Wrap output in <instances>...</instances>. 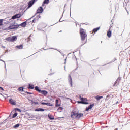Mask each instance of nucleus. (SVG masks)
<instances>
[{"label":"nucleus","mask_w":130,"mask_h":130,"mask_svg":"<svg viewBox=\"0 0 130 130\" xmlns=\"http://www.w3.org/2000/svg\"><path fill=\"white\" fill-rule=\"evenodd\" d=\"M81 39L82 41H84L86 39V37H87V34L85 32V30L83 28H80V32Z\"/></svg>","instance_id":"nucleus-2"},{"label":"nucleus","mask_w":130,"mask_h":130,"mask_svg":"<svg viewBox=\"0 0 130 130\" xmlns=\"http://www.w3.org/2000/svg\"><path fill=\"white\" fill-rule=\"evenodd\" d=\"M48 117L50 120H54V117L52 115H48Z\"/></svg>","instance_id":"nucleus-20"},{"label":"nucleus","mask_w":130,"mask_h":130,"mask_svg":"<svg viewBox=\"0 0 130 130\" xmlns=\"http://www.w3.org/2000/svg\"><path fill=\"white\" fill-rule=\"evenodd\" d=\"M45 110H46V109H45L42 108H37L35 109V111H38V112L41 111V112H43V111H45Z\"/></svg>","instance_id":"nucleus-14"},{"label":"nucleus","mask_w":130,"mask_h":130,"mask_svg":"<svg viewBox=\"0 0 130 130\" xmlns=\"http://www.w3.org/2000/svg\"><path fill=\"white\" fill-rule=\"evenodd\" d=\"M4 22V19H0V27L3 26V22Z\"/></svg>","instance_id":"nucleus-34"},{"label":"nucleus","mask_w":130,"mask_h":130,"mask_svg":"<svg viewBox=\"0 0 130 130\" xmlns=\"http://www.w3.org/2000/svg\"><path fill=\"white\" fill-rule=\"evenodd\" d=\"M64 61H67V57H66L65 59H64Z\"/></svg>","instance_id":"nucleus-54"},{"label":"nucleus","mask_w":130,"mask_h":130,"mask_svg":"<svg viewBox=\"0 0 130 130\" xmlns=\"http://www.w3.org/2000/svg\"><path fill=\"white\" fill-rule=\"evenodd\" d=\"M15 47H16V48H17L18 49H23V45L21 44L19 45H17Z\"/></svg>","instance_id":"nucleus-24"},{"label":"nucleus","mask_w":130,"mask_h":130,"mask_svg":"<svg viewBox=\"0 0 130 130\" xmlns=\"http://www.w3.org/2000/svg\"><path fill=\"white\" fill-rule=\"evenodd\" d=\"M0 95H2V96H4V95H3V94L0 93Z\"/></svg>","instance_id":"nucleus-57"},{"label":"nucleus","mask_w":130,"mask_h":130,"mask_svg":"<svg viewBox=\"0 0 130 130\" xmlns=\"http://www.w3.org/2000/svg\"><path fill=\"white\" fill-rule=\"evenodd\" d=\"M66 62L65 61V62H64V64H66Z\"/></svg>","instance_id":"nucleus-60"},{"label":"nucleus","mask_w":130,"mask_h":130,"mask_svg":"<svg viewBox=\"0 0 130 130\" xmlns=\"http://www.w3.org/2000/svg\"><path fill=\"white\" fill-rule=\"evenodd\" d=\"M77 103H78V104H82V101H81V100H80V101H77Z\"/></svg>","instance_id":"nucleus-41"},{"label":"nucleus","mask_w":130,"mask_h":130,"mask_svg":"<svg viewBox=\"0 0 130 130\" xmlns=\"http://www.w3.org/2000/svg\"><path fill=\"white\" fill-rule=\"evenodd\" d=\"M17 39H18V36H13L8 37L6 39V40L8 41V42H15V41H17Z\"/></svg>","instance_id":"nucleus-3"},{"label":"nucleus","mask_w":130,"mask_h":130,"mask_svg":"<svg viewBox=\"0 0 130 130\" xmlns=\"http://www.w3.org/2000/svg\"><path fill=\"white\" fill-rule=\"evenodd\" d=\"M31 103L32 105L34 103L36 106H38V105H39L38 102H34L33 100H31Z\"/></svg>","instance_id":"nucleus-27"},{"label":"nucleus","mask_w":130,"mask_h":130,"mask_svg":"<svg viewBox=\"0 0 130 130\" xmlns=\"http://www.w3.org/2000/svg\"><path fill=\"white\" fill-rule=\"evenodd\" d=\"M86 43H87V40H86V41L83 44H82L81 45V46H83L85 45V44H86Z\"/></svg>","instance_id":"nucleus-45"},{"label":"nucleus","mask_w":130,"mask_h":130,"mask_svg":"<svg viewBox=\"0 0 130 130\" xmlns=\"http://www.w3.org/2000/svg\"><path fill=\"white\" fill-rule=\"evenodd\" d=\"M114 130H118V129L117 128H116Z\"/></svg>","instance_id":"nucleus-56"},{"label":"nucleus","mask_w":130,"mask_h":130,"mask_svg":"<svg viewBox=\"0 0 130 130\" xmlns=\"http://www.w3.org/2000/svg\"><path fill=\"white\" fill-rule=\"evenodd\" d=\"M84 116V114L82 113H80L77 114V115L75 116V119H79L81 118V117H83Z\"/></svg>","instance_id":"nucleus-9"},{"label":"nucleus","mask_w":130,"mask_h":130,"mask_svg":"<svg viewBox=\"0 0 130 130\" xmlns=\"http://www.w3.org/2000/svg\"><path fill=\"white\" fill-rule=\"evenodd\" d=\"M102 98H103V96L99 95L95 96V99H96L98 101H99V100H100V99H102Z\"/></svg>","instance_id":"nucleus-25"},{"label":"nucleus","mask_w":130,"mask_h":130,"mask_svg":"<svg viewBox=\"0 0 130 130\" xmlns=\"http://www.w3.org/2000/svg\"><path fill=\"white\" fill-rule=\"evenodd\" d=\"M75 70H78V67H77V68L75 69Z\"/></svg>","instance_id":"nucleus-58"},{"label":"nucleus","mask_w":130,"mask_h":130,"mask_svg":"<svg viewBox=\"0 0 130 130\" xmlns=\"http://www.w3.org/2000/svg\"><path fill=\"white\" fill-rule=\"evenodd\" d=\"M9 103L11 104V105H16L17 104V103H16V101L13 99H10Z\"/></svg>","instance_id":"nucleus-11"},{"label":"nucleus","mask_w":130,"mask_h":130,"mask_svg":"<svg viewBox=\"0 0 130 130\" xmlns=\"http://www.w3.org/2000/svg\"><path fill=\"white\" fill-rule=\"evenodd\" d=\"M55 24H57V23H54L53 25H55Z\"/></svg>","instance_id":"nucleus-61"},{"label":"nucleus","mask_w":130,"mask_h":130,"mask_svg":"<svg viewBox=\"0 0 130 130\" xmlns=\"http://www.w3.org/2000/svg\"><path fill=\"white\" fill-rule=\"evenodd\" d=\"M40 103L41 104H42V105H47V106H53V104L49 102L45 103L43 102H41Z\"/></svg>","instance_id":"nucleus-10"},{"label":"nucleus","mask_w":130,"mask_h":130,"mask_svg":"<svg viewBox=\"0 0 130 130\" xmlns=\"http://www.w3.org/2000/svg\"><path fill=\"white\" fill-rule=\"evenodd\" d=\"M43 2L44 4H49V0H44Z\"/></svg>","instance_id":"nucleus-33"},{"label":"nucleus","mask_w":130,"mask_h":130,"mask_svg":"<svg viewBox=\"0 0 130 130\" xmlns=\"http://www.w3.org/2000/svg\"><path fill=\"white\" fill-rule=\"evenodd\" d=\"M0 61H3V62H4V64L5 66V69L6 70H7V68H6V62H5V61L3 60V59H0Z\"/></svg>","instance_id":"nucleus-39"},{"label":"nucleus","mask_w":130,"mask_h":130,"mask_svg":"<svg viewBox=\"0 0 130 130\" xmlns=\"http://www.w3.org/2000/svg\"><path fill=\"white\" fill-rule=\"evenodd\" d=\"M45 83H47V80H45Z\"/></svg>","instance_id":"nucleus-55"},{"label":"nucleus","mask_w":130,"mask_h":130,"mask_svg":"<svg viewBox=\"0 0 130 130\" xmlns=\"http://www.w3.org/2000/svg\"><path fill=\"white\" fill-rule=\"evenodd\" d=\"M18 90L19 92H25V91H24V87H20L18 88Z\"/></svg>","instance_id":"nucleus-26"},{"label":"nucleus","mask_w":130,"mask_h":130,"mask_svg":"<svg viewBox=\"0 0 130 130\" xmlns=\"http://www.w3.org/2000/svg\"><path fill=\"white\" fill-rule=\"evenodd\" d=\"M14 110H15V111H18V112H21V110L20 109L18 108H16L14 109Z\"/></svg>","instance_id":"nucleus-31"},{"label":"nucleus","mask_w":130,"mask_h":130,"mask_svg":"<svg viewBox=\"0 0 130 130\" xmlns=\"http://www.w3.org/2000/svg\"><path fill=\"white\" fill-rule=\"evenodd\" d=\"M61 18H60V19H59V22H63V20H61Z\"/></svg>","instance_id":"nucleus-51"},{"label":"nucleus","mask_w":130,"mask_h":130,"mask_svg":"<svg viewBox=\"0 0 130 130\" xmlns=\"http://www.w3.org/2000/svg\"><path fill=\"white\" fill-rule=\"evenodd\" d=\"M38 0H30L28 3L27 5V7L26 8V10H28V9H30L36 2H37Z\"/></svg>","instance_id":"nucleus-5"},{"label":"nucleus","mask_w":130,"mask_h":130,"mask_svg":"<svg viewBox=\"0 0 130 130\" xmlns=\"http://www.w3.org/2000/svg\"><path fill=\"white\" fill-rule=\"evenodd\" d=\"M25 114H26V115H28V116H31L30 113H29L28 112L25 113Z\"/></svg>","instance_id":"nucleus-44"},{"label":"nucleus","mask_w":130,"mask_h":130,"mask_svg":"<svg viewBox=\"0 0 130 130\" xmlns=\"http://www.w3.org/2000/svg\"><path fill=\"white\" fill-rule=\"evenodd\" d=\"M76 116H77V114H75V113H73V112H71V118H75L76 119Z\"/></svg>","instance_id":"nucleus-21"},{"label":"nucleus","mask_w":130,"mask_h":130,"mask_svg":"<svg viewBox=\"0 0 130 130\" xmlns=\"http://www.w3.org/2000/svg\"><path fill=\"white\" fill-rule=\"evenodd\" d=\"M18 116V113L17 112H15L13 116L11 117V118H15Z\"/></svg>","instance_id":"nucleus-28"},{"label":"nucleus","mask_w":130,"mask_h":130,"mask_svg":"<svg viewBox=\"0 0 130 130\" xmlns=\"http://www.w3.org/2000/svg\"><path fill=\"white\" fill-rule=\"evenodd\" d=\"M24 93H25V94H33V93L30 92H28V91H24Z\"/></svg>","instance_id":"nucleus-36"},{"label":"nucleus","mask_w":130,"mask_h":130,"mask_svg":"<svg viewBox=\"0 0 130 130\" xmlns=\"http://www.w3.org/2000/svg\"><path fill=\"white\" fill-rule=\"evenodd\" d=\"M38 20H37V19H36L35 18L34 19H33L32 20V23H36V22Z\"/></svg>","instance_id":"nucleus-37"},{"label":"nucleus","mask_w":130,"mask_h":130,"mask_svg":"<svg viewBox=\"0 0 130 130\" xmlns=\"http://www.w3.org/2000/svg\"><path fill=\"white\" fill-rule=\"evenodd\" d=\"M118 103V102H116V104H117Z\"/></svg>","instance_id":"nucleus-59"},{"label":"nucleus","mask_w":130,"mask_h":130,"mask_svg":"<svg viewBox=\"0 0 130 130\" xmlns=\"http://www.w3.org/2000/svg\"><path fill=\"white\" fill-rule=\"evenodd\" d=\"M62 110H63V108L60 107L57 109V111H58V112H61Z\"/></svg>","instance_id":"nucleus-29"},{"label":"nucleus","mask_w":130,"mask_h":130,"mask_svg":"<svg viewBox=\"0 0 130 130\" xmlns=\"http://www.w3.org/2000/svg\"><path fill=\"white\" fill-rule=\"evenodd\" d=\"M22 16H23V15L21 14V13L16 14L12 16L11 20H15L16 19H19V18H21V17H22Z\"/></svg>","instance_id":"nucleus-6"},{"label":"nucleus","mask_w":130,"mask_h":130,"mask_svg":"<svg viewBox=\"0 0 130 130\" xmlns=\"http://www.w3.org/2000/svg\"><path fill=\"white\" fill-rule=\"evenodd\" d=\"M79 99L81 101L82 104H84L85 105L89 104V102H88L87 98H83L82 96L79 95Z\"/></svg>","instance_id":"nucleus-4"},{"label":"nucleus","mask_w":130,"mask_h":130,"mask_svg":"<svg viewBox=\"0 0 130 130\" xmlns=\"http://www.w3.org/2000/svg\"><path fill=\"white\" fill-rule=\"evenodd\" d=\"M35 88V87L34 86L33 84H28V89L29 90H34Z\"/></svg>","instance_id":"nucleus-15"},{"label":"nucleus","mask_w":130,"mask_h":130,"mask_svg":"<svg viewBox=\"0 0 130 130\" xmlns=\"http://www.w3.org/2000/svg\"><path fill=\"white\" fill-rule=\"evenodd\" d=\"M94 105H95V104H91L89 106L86 108L85 111H89L90 109H92V108H93V107H94Z\"/></svg>","instance_id":"nucleus-12"},{"label":"nucleus","mask_w":130,"mask_h":130,"mask_svg":"<svg viewBox=\"0 0 130 130\" xmlns=\"http://www.w3.org/2000/svg\"><path fill=\"white\" fill-rule=\"evenodd\" d=\"M44 50H48V49H44V48H43Z\"/></svg>","instance_id":"nucleus-53"},{"label":"nucleus","mask_w":130,"mask_h":130,"mask_svg":"<svg viewBox=\"0 0 130 130\" xmlns=\"http://www.w3.org/2000/svg\"><path fill=\"white\" fill-rule=\"evenodd\" d=\"M40 18H41V16L40 15H39L36 17L35 19L37 20V21H38V19H40Z\"/></svg>","instance_id":"nucleus-32"},{"label":"nucleus","mask_w":130,"mask_h":130,"mask_svg":"<svg viewBox=\"0 0 130 130\" xmlns=\"http://www.w3.org/2000/svg\"><path fill=\"white\" fill-rule=\"evenodd\" d=\"M99 30H100V27H98L94 28L92 30V32L93 33H96V32H98V31H99Z\"/></svg>","instance_id":"nucleus-19"},{"label":"nucleus","mask_w":130,"mask_h":130,"mask_svg":"<svg viewBox=\"0 0 130 130\" xmlns=\"http://www.w3.org/2000/svg\"><path fill=\"white\" fill-rule=\"evenodd\" d=\"M28 21H31V19H28L26 21L21 23L20 24H18V23H12L10 25V26L8 27V29L5 28L4 30H17L20 26H22V27L24 28V27H26L27 26V22Z\"/></svg>","instance_id":"nucleus-1"},{"label":"nucleus","mask_w":130,"mask_h":130,"mask_svg":"<svg viewBox=\"0 0 130 130\" xmlns=\"http://www.w3.org/2000/svg\"><path fill=\"white\" fill-rule=\"evenodd\" d=\"M20 126V124L18 123L13 126V128H18Z\"/></svg>","instance_id":"nucleus-30"},{"label":"nucleus","mask_w":130,"mask_h":130,"mask_svg":"<svg viewBox=\"0 0 130 130\" xmlns=\"http://www.w3.org/2000/svg\"><path fill=\"white\" fill-rule=\"evenodd\" d=\"M46 3H44V2H43V3L42 4V7H44L45 5L46 4Z\"/></svg>","instance_id":"nucleus-48"},{"label":"nucleus","mask_w":130,"mask_h":130,"mask_svg":"<svg viewBox=\"0 0 130 130\" xmlns=\"http://www.w3.org/2000/svg\"><path fill=\"white\" fill-rule=\"evenodd\" d=\"M116 58H114L113 60H112L110 63H111V62H114V61H115V60H116Z\"/></svg>","instance_id":"nucleus-38"},{"label":"nucleus","mask_w":130,"mask_h":130,"mask_svg":"<svg viewBox=\"0 0 130 130\" xmlns=\"http://www.w3.org/2000/svg\"><path fill=\"white\" fill-rule=\"evenodd\" d=\"M112 34V31L111 30H110V29H109V30H108L107 32V36L109 38H110V37H111V35Z\"/></svg>","instance_id":"nucleus-16"},{"label":"nucleus","mask_w":130,"mask_h":130,"mask_svg":"<svg viewBox=\"0 0 130 130\" xmlns=\"http://www.w3.org/2000/svg\"><path fill=\"white\" fill-rule=\"evenodd\" d=\"M3 124H4L3 122H0V125H3Z\"/></svg>","instance_id":"nucleus-52"},{"label":"nucleus","mask_w":130,"mask_h":130,"mask_svg":"<svg viewBox=\"0 0 130 130\" xmlns=\"http://www.w3.org/2000/svg\"><path fill=\"white\" fill-rule=\"evenodd\" d=\"M0 90H1V91H4L5 90L4 89V88H3L2 87L0 86Z\"/></svg>","instance_id":"nucleus-47"},{"label":"nucleus","mask_w":130,"mask_h":130,"mask_svg":"<svg viewBox=\"0 0 130 130\" xmlns=\"http://www.w3.org/2000/svg\"><path fill=\"white\" fill-rule=\"evenodd\" d=\"M36 15H37V14H36V13L35 14V15H34V16H32L30 18H29V19H30V20H31V19H32V18H35V16H36Z\"/></svg>","instance_id":"nucleus-42"},{"label":"nucleus","mask_w":130,"mask_h":130,"mask_svg":"<svg viewBox=\"0 0 130 130\" xmlns=\"http://www.w3.org/2000/svg\"><path fill=\"white\" fill-rule=\"evenodd\" d=\"M55 101H56V104L58 103V102H59V101L58 100V99H56V100H55Z\"/></svg>","instance_id":"nucleus-49"},{"label":"nucleus","mask_w":130,"mask_h":130,"mask_svg":"<svg viewBox=\"0 0 130 130\" xmlns=\"http://www.w3.org/2000/svg\"><path fill=\"white\" fill-rule=\"evenodd\" d=\"M51 49H54L55 50H57V51H58L59 52H60V53H61V52L60 51H59V50H57V49H54V48H51Z\"/></svg>","instance_id":"nucleus-46"},{"label":"nucleus","mask_w":130,"mask_h":130,"mask_svg":"<svg viewBox=\"0 0 130 130\" xmlns=\"http://www.w3.org/2000/svg\"><path fill=\"white\" fill-rule=\"evenodd\" d=\"M35 90L37 91V92H38V93H40L41 91V89L38 86H35Z\"/></svg>","instance_id":"nucleus-23"},{"label":"nucleus","mask_w":130,"mask_h":130,"mask_svg":"<svg viewBox=\"0 0 130 130\" xmlns=\"http://www.w3.org/2000/svg\"><path fill=\"white\" fill-rule=\"evenodd\" d=\"M68 82L70 84L71 87H73V80L72 79V76H71V74H69Z\"/></svg>","instance_id":"nucleus-8"},{"label":"nucleus","mask_w":130,"mask_h":130,"mask_svg":"<svg viewBox=\"0 0 130 130\" xmlns=\"http://www.w3.org/2000/svg\"><path fill=\"white\" fill-rule=\"evenodd\" d=\"M54 73H50L49 74V76H52V75H53Z\"/></svg>","instance_id":"nucleus-50"},{"label":"nucleus","mask_w":130,"mask_h":130,"mask_svg":"<svg viewBox=\"0 0 130 130\" xmlns=\"http://www.w3.org/2000/svg\"><path fill=\"white\" fill-rule=\"evenodd\" d=\"M99 72L100 74H101V73H100V71H99Z\"/></svg>","instance_id":"nucleus-62"},{"label":"nucleus","mask_w":130,"mask_h":130,"mask_svg":"<svg viewBox=\"0 0 130 130\" xmlns=\"http://www.w3.org/2000/svg\"><path fill=\"white\" fill-rule=\"evenodd\" d=\"M12 112H11V113L10 114V115H9V117L7 118V119H12Z\"/></svg>","instance_id":"nucleus-35"},{"label":"nucleus","mask_w":130,"mask_h":130,"mask_svg":"<svg viewBox=\"0 0 130 130\" xmlns=\"http://www.w3.org/2000/svg\"><path fill=\"white\" fill-rule=\"evenodd\" d=\"M72 112H73V113H75L76 114H78L79 113V109H78V108H76L75 109H74Z\"/></svg>","instance_id":"nucleus-18"},{"label":"nucleus","mask_w":130,"mask_h":130,"mask_svg":"<svg viewBox=\"0 0 130 130\" xmlns=\"http://www.w3.org/2000/svg\"><path fill=\"white\" fill-rule=\"evenodd\" d=\"M43 11H44L43 10V7L40 6L36 11V14H42V13H43Z\"/></svg>","instance_id":"nucleus-7"},{"label":"nucleus","mask_w":130,"mask_h":130,"mask_svg":"<svg viewBox=\"0 0 130 130\" xmlns=\"http://www.w3.org/2000/svg\"><path fill=\"white\" fill-rule=\"evenodd\" d=\"M121 78H118L116 81L114 82L113 86L114 87H117L118 85V84L119 83V82H120Z\"/></svg>","instance_id":"nucleus-13"},{"label":"nucleus","mask_w":130,"mask_h":130,"mask_svg":"<svg viewBox=\"0 0 130 130\" xmlns=\"http://www.w3.org/2000/svg\"><path fill=\"white\" fill-rule=\"evenodd\" d=\"M7 120H8V118L6 119L4 121H3L2 122V123H3V124H5V123L6 122V121H7Z\"/></svg>","instance_id":"nucleus-43"},{"label":"nucleus","mask_w":130,"mask_h":130,"mask_svg":"<svg viewBox=\"0 0 130 130\" xmlns=\"http://www.w3.org/2000/svg\"><path fill=\"white\" fill-rule=\"evenodd\" d=\"M35 90L37 91V92H38V93H40L41 91V89L38 86H35Z\"/></svg>","instance_id":"nucleus-22"},{"label":"nucleus","mask_w":130,"mask_h":130,"mask_svg":"<svg viewBox=\"0 0 130 130\" xmlns=\"http://www.w3.org/2000/svg\"><path fill=\"white\" fill-rule=\"evenodd\" d=\"M40 94H42L43 95H44V96L47 95V94H48V92H47V91L46 90H41V91L40 92Z\"/></svg>","instance_id":"nucleus-17"},{"label":"nucleus","mask_w":130,"mask_h":130,"mask_svg":"<svg viewBox=\"0 0 130 130\" xmlns=\"http://www.w3.org/2000/svg\"><path fill=\"white\" fill-rule=\"evenodd\" d=\"M60 32H62V30H60Z\"/></svg>","instance_id":"nucleus-63"},{"label":"nucleus","mask_w":130,"mask_h":130,"mask_svg":"<svg viewBox=\"0 0 130 130\" xmlns=\"http://www.w3.org/2000/svg\"><path fill=\"white\" fill-rule=\"evenodd\" d=\"M55 106L56 107H59V106H60V104H56Z\"/></svg>","instance_id":"nucleus-40"},{"label":"nucleus","mask_w":130,"mask_h":130,"mask_svg":"<svg viewBox=\"0 0 130 130\" xmlns=\"http://www.w3.org/2000/svg\"><path fill=\"white\" fill-rule=\"evenodd\" d=\"M28 39H30V37H28Z\"/></svg>","instance_id":"nucleus-64"}]
</instances>
